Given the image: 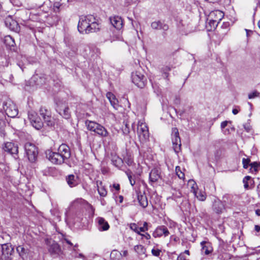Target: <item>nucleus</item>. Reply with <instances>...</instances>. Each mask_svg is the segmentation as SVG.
<instances>
[{"label":"nucleus","instance_id":"2f4dec72","mask_svg":"<svg viewBox=\"0 0 260 260\" xmlns=\"http://www.w3.org/2000/svg\"><path fill=\"white\" fill-rule=\"evenodd\" d=\"M111 258L113 260H119L122 256L121 253L117 250H113L110 254Z\"/></svg>","mask_w":260,"mask_h":260},{"label":"nucleus","instance_id":"f03ea898","mask_svg":"<svg viewBox=\"0 0 260 260\" xmlns=\"http://www.w3.org/2000/svg\"><path fill=\"white\" fill-rule=\"evenodd\" d=\"M4 109L8 117L14 118L18 114L16 105L11 100H7L4 104Z\"/></svg>","mask_w":260,"mask_h":260},{"label":"nucleus","instance_id":"20e7f679","mask_svg":"<svg viewBox=\"0 0 260 260\" xmlns=\"http://www.w3.org/2000/svg\"><path fill=\"white\" fill-rule=\"evenodd\" d=\"M132 82L139 88H143L147 82L145 76L139 71L132 74Z\"/></svg>","mask_w":260,"mask_h":260},{"label":"nucleus","instance_id":"0e129e2a","mask_svg":"<svg viewBox=\"0 0 260 260\" xmlns=\"http://www.w3.org/2000/svg\"><path fill=\"white\" fill-rule=\"evenodd\" d=\"M65 241L68 244H69L71 246H73V243L70 240L68 239H65Z\"/></svg>","mask_w":260,"mask_h":260},{"label":"nucleus","instance_id":"49530a36","mask_svg":"<svg viewBox=\"0 0 260 260\" xmlns=\"http://www.w3.org/2000/svg\"><path fill=\"white\" fill-rule=\"evenodd\" d=\"M126 175L129 179L131 184L132 186H134V184H135V180L133 179V178H132V173L127 171V172H126Z\"/></svg>","mask_w":260,"mask_h":260},{"label":"nucleus","instance_id":"bf43d9fd","mask_svg":"<svg viewBox=\"0 0 260 260\" xmlns=\"http://www.w3.org/2000/svg\"><path fill=\"white\" fill-rule=\"evenodd\" d=\"M254 230L257 232H259L260 231V226L258 225H255L254 226Z\"/></svg>","mask_w":260,"mask_h":260},{"label":"nucleus","instance_id":"79ce46f5","mask_svg":"<svg viewBox=\"0 0 260 260\" xmlns=\"http://www.w3.org/2000/svg\"><path fill=\"white\" fill-rule=\"evenodd\" d=\"M176 172L180 179H183L184 178V174L181 172L180 167L177 166L176 167Z\"/></svg>","mask_w":260,"mask_h":260},{"label":"nucleus","instance_id":"2eb2a0df","mask_svg":"<svg viewBox=\"0 0 260 260\" xmlns=\"http://www.w3.org/2000/svg\"><path fill=\"white\" fill-rule=\"evenodd\" d=\"M111 24L116 29H120L123 26V22L120 17L114 16L110 18Z\"/></svg>","mask_w":260,"mask_h":260},{"label":"nucleus","instance_id":"4be33fe9","mask_svg":"<svg viewBox=\"0 0 260 260\" xmlns=\"http://www.w3.org/2000/svg\"><path fill=\"white\" fill-rule=\"evenodd\" d=\"M137 198L140 205L143 208H145L148 206L147 199L145 194H142L141 193H138Z\"/></svg>","mask_w":260,"mask_h":260},{"label":"nucleus","instance_id":"a19ab883","mask_svg":"<svg viewBox=\"0 0 260 260\" xmlns=\"http://www.w3.org/2000/svg\"><path fill=\"white\" fill-rule=\"evenodd\" d=\"M123 133L126 135L129 133V127L127 122L124 123V126L122 128Z\"/></svg>","mask_w":260,"mask_h":260},{"label":"nucleus","instance_id":"f8f14e48","mask_svg":"<svg viewBox=\"0 0 260 260\" xmlns=\"http://www.w3.org/2000/svg\"><path fill=\"white\" fill-rule=\"evenodd\" d=\"M160 178V169L154 168L149 173V182L151 183L157 182Z\"/></svg>","mask_w":260,"mask_h":260},{"label":"nucleus","instance_id":"423d86ee","mask_svg":"<svg viewBox=\"0 0 260 260\" xmlns=\"http://www.w3.org/2000/svg\"><path fill=\"white\" fill-rule=\"evenodd\" d=\"M172 141L173 149L175 153H178L181 150V143L179 132L176 127L172 128Z\"/></svg>","mask_w":260,"mask_h":260},{"label":"nucleus","instance_id":"a878e982","mask_svg":"<svg viewBox=\"0 0 260 260\" xmlns=\"http://www.w3.org/2000/svg\"><path fill=\"white\" fill-rule=\"evenodd\" d=\"M57 110L59 114L64 118L68 119L70 117V113L68 107L59 108Z\"/></svg>","mask_w":260,"mask_h":260},{"label":"nucleus","instance_id":"09e8293b","mask_svg":"<svg viewBox=\"0 0 260 260\" xmlns=\"http://www.w3.org/2000/svg\"><path fill=\"white\" fill-rule=\"evenodd\" d=\"M148 230V227H147V223L146 222H145L143 224V226L139 228V231H140V232H144Z\"/></svg>","mask_w":260,"mask_h":260},{"label":"nucleus","instance_id":"e2e57ef3","mask_svg":"<svg viewBox=\"0 0 260 260\" xmlns=\"http://www.w3.org/2000/svg\"><path fill=\"white\" fill-rule=\"evenodd\" d=\"M232 112L234 115H236L238 113L239 110L237 109H233Z\"/></svg>","mask_w":260,"mask_h":260},{"label":"nucleus","instance_id":"6e6552de","mask_svg":"<svg viewBox=\"0 0 260 260\" xmlns=\"http://www.w3.org/2000/svg\"><path fill=\"white\" fill-rule=\"evenodd\" d=\"M46 157L53 164L60 165L65 161L64 158L57 152H53L50 150L46 151Z\"/></svg>","mask_w":260,"mask_h":260},{"label":"nucleus","instance_id":"f704fd0d","mask_svg":"<svg viewBox=\"0 0 260 260\" xmlns=\"http://www.w3.org/2000/svg\"><path fill=\"white\" fill-rule=\"evenodd\" d=\"M2 251L3 254H11V252L12 251V249L8 245L4 244L2 245Z\"/></svg>","mask_w":260,"mask_h":260},{"label":"nucleus","instance_id":"774afa93","mask_svg":"<svg viewBox=\"0 0 260 260\" xmlns=\"http://www.w3.org/2000/svg\"><path fill=\"white\" fill-rule=\"evenodd\" d=\"M79 257H84V255H83V254H82V253H80V254H79Z\"/></svg>","mask_w":260,"mask_h":260},{"label":"nucleus","instance_id":"6e6d98bb","mask_svg":"<svg viewBox=\"0 0 260 260\" xmlns=\"http://www.w3.org/2000/svg\"><path fill=\"white\" fill-rule=\"evenodd\" d=\"M140 235H141L142 237H145L146 239H150L151 238L150 235L148 233H146L145 234H140Z\"/></svg>","mask_w":260,"mask_h":260},{"label":"nucleus","instance_id":"603ef678","mask_svg":"<svg viewBox=\"0 0 260 260\" xmlns=\"http://www.w3.org/2000/svg\"><path fill=\"white\" fill-rule=\"evenodd\" d=\"M229 123H231V121H224L222 122L220 125L221 130L225 128Z\"/></svg>","mask_w":260,"mask_h":260},{"label":"nucleus","instance_id":"4468645a","mask_svg":"<svg viewBox=\"0 0 260 260\" xmlns=\"http://www.w3.org/2000/svg\"><path fill=\"white\" fill-rule=\"evenodd\" d=\"M151 27L155 30H163L166 31L169 29V26L167 24L161 21H156L152 22L151 24Z\"/></svg>","mask_w":260,"mask_h":260},{"label":"nucleus","instance_id":"7ed1b4c3","mask_svg":"<svg viewBox=\"0 0 260 260\" xmlns=\"http://www.w3.org/2000/svg\"><path fill=\"white\" fill-rule=\"evenodd\" d=\"M24 148L28 160L31 162H35L38 154L37 147L32 143H26Z\"/></svg>","mask_w":260,"mask_h":260},{"label":"nucleus","instance_id":"b1692460","mask_svg":"<svg viewBox=\"0 0 260 260\" xmlns=\"http://www.w3.org/2000/svg\"><path fill=\"white\" fill-rule=\"evenodd\" d=\"M31 80L37 85H42L46 82V78L43 76H41L37 74L33 76Z\"/></svg>","mask_w":260,"mask_h":260},{"label":"nucleus","instance_id":"39448f33","mask_svg":"<svg viewBox=\"0 0 260 260\" xmlns=\"http://www.w3.org/2000/svg\"><path fill=\"white\" fill-rule=\"evenodd\" d=\"M137 133L141 142H146L149 138L148 128L145 123H139L137 127Z\"/></svg>","mask_w":260,"mask_h":260},{"label":"nucleus","instance_id":"58836bf2","mask_svg":"<svg viewBox=\"0 0 260 260\" xmlns=\"http://www.w3.org/2000/svg\"><path fill=\"white\" fill-rule=\"evenodd\" d=\"M260 95V93L257 91V90H254L253 91H252V92L251 93H249L248 94V99H254L255 98H256V97H259Z\"/></svg>","mask_w":260,"mask_h":260},{"label":"nucleus","instance_id":"4c0bfd02","mask_svg":"<svg viewBox=\"0 0 260 260\" xmlns=\"http://www.w3.org/2000/svg\"><path fill=\"white\" fill-rule=\"evenodd\" d=\"M189 183L191 186V191L194 193V194H196V189L197 188V185L196 183L193 180H189Z\"/></svg>","mask_w":260,"mask_h":260},{"label":"nucleus","instance_id":"aec40b11","mask_svg":"<svg viewBox=\"0 0 260 260\" xmlns=\"http://www.w3.org/2000/svg\"><path fill=\"white\" fill-rule=\"evenodd\" d=\"M97 220L99 224V230L100 231H107L109 229V225L108 223L104 218L99 217Z\"/></svg>","mask_w":260,"mask_h":260},{"label":"nucleus","instance_id":"052dcab7","mask_svg":"<svg viewBox=\"0 0 260 260\" xmlns=\"http://www.w3.org/2000/svg\"><path fill=\"white\" fill-rule=\"evenodd\" d=\"M122 256H126L128 254V251L127 250H124L122 251V253H121Z\"/></svg>","mask_w":260,"mask_h":260},{"label":"nucleus","instance_id":"c03bdc74","mask_svg":"<svg viewBox=\"0 0 260 260\" xmlns=\"http://www.w3.org/2000/svg\"><path fill=\"white\" fill-rule=\"evenodd\" d=\"M250 162V160L249 158H243L242 159V164H243V168L244 169H247L248 166H250V164H249Z\"/></svg>","mask_w":260,"mask_h":260},{"label":"nucleus","instance_id":"ea45409f","mask_svg":"<svg viewBox=\"0 0 260 260\" xmlns=\"http://www.w3.org/2000/svg\"><path fill=\"white\" fill-rule=\"evenodd\" d=\"M17 251L18 252L20 256L23 257L26 253V249L22 246H19L17 247Z\"/></svg>","mask_w":260,"mask_h":260},{"label":"nucleus","instance_id":"680f3d73","mask_svg":"<svg viewBox=\"0 0 260 260\" xmlns=\"http://www.w3.org/2000/svg\"><path fill=\"white\" fill-rule=\"evenodd\" d=\"M181 253H184V255L187 254L189 256L190 255V252L188 250H185L183 252H181Z\"/></svg>","mask_w":260,"mask_h":260},{"label":"nucleus","instance_id":"4d7b16f0","mask_svg":"<svg viewBox=\"0 0 260 260\" xmlns=\"http://www.w3.org/2000/svg\"><path fill=\"white\" fill-rule=\"evenodd\" d=\"M113 186L117 191L120 189V185L119 184H114Z\"/></svg>","mask_w":260,"mask_h":260},{"label":"nucleus","instance_id":"9d476101","mask_svg":"<svg viewBox=\"0 0 260 260\" xmlns=\"http://www.w3.org/2000/svg\"><path fill=\"white\" fill-rule=\"evenodd\" d=\"M57 152L64 160L69 159L71 156V150L70 147L66 144H62L57 149Z\"/></svg>","mask_w":260,"mask_h":260},{"label":"nucleus","instance_id":"5fc2aeb1","mask_svg":"<svg viewBox=\"0 0 260 260\" xmlns=\"http://www.w3.org/2000/svg\"><path fill=\"white\" fill-rule=\"evenodd\" d=\"M222 133L225 135H228L230 133V130L229 128H224L222 129Z\"/></svg>","mask_w":260,"mask_h":260},{"label":"nucleus","instance_id":"864d4df0","mask_svg":"<svg viewBox=\"0 0 260 260\" xmlns=\"http://www.w3.org/2000/svg\"><path fill=\"white\" fill-rule=\"evenodd\" d=\"M249 186L250 185L251 188H253L254 185V181L251 178L250 180H249Z\"/></svg>","mask_w":260,"mask_h":260},{"label":"nucleus","instance_id":"338daca9","mask_svg":"<svg viewBox=\"0 0 260 260\" xmlns=\"http://www.w3.org/2000/svg\"><path fill=\"white\" fill-rule=\"evenodd\" d=\"M78 246V244L75 245L74 246L73 250L77 251V248Z\"/></svg>","mask_w":260,"mask_h":260},{"label":"nucleus","instance_id":"bb28decb","mask_svg":"<svg viewBox=\"0 0 260 260\" xmlns=\"http://www.w3.org/2000/svg\"><path fill=\"white\" fill-rule=\"evenodd\" d=\"M60 249L59 245L53 242L49 248V251L51 254H58Z\"/></svg>","mask_w":260,"mask_h":260},{"label":"nucleus","instance_id":"5701e85b","mask_svg":"<svg viewBox=\"0 0 260 260\" xmlns=\"http://www.w3.org/2000/svg\"><path fill=\"white\" fill-rule=\"evenodd\" d=\"M111 161L113 165L118 168H120L123 165V159L116 155H113L112 156Z\"/></svg>","mask_w":260,"mask_h":260},{"label":"nucleus","instance_id":"3c124183","mask_svg":"<svg viewBox=\"0 0 260 260\" xmlns=\"http://www.w3.org/2000/svg\"><path fill=\"white\" fill-rule=\"evenodd\" d=\"M177 260H188L184 253H180L177 257Z\"/></svg>","mask_w":260,"mask_h":260},{"label":"nucleus","instance_id":"ddd939ff","mask_svg":"<svg viewBox=\"0 0 260 260\" xmlns=\"http://www.w3.org/2000/svg\"><path fill=\"white\" fill-rule=\"evenodd\" d=\"M4 150L11 154H16L18 152V147L12 142H7L5 144Z\"/></svg>","mask_w":260,"mask_h":260},{"label":"nucleus","instance_id":"cd10ccee","mask_svg":"<svg viewBox=\"0 0 260 260\" xmlns=\"http://www.w3.org/2000/svg\"><path fill=\"white\" fill-rule=\"evenodd\" d=\"M98 190L100 195L102 197H105L107 192L105 187L102 185V182L100 181H96Z\"/></svg>","mask_w":260,"mask_h":260},{"label":"nucleus","instance_id":"c9c22d12","mask_svg":"<svg viewBox=\"0 0 260 260\" xmlns=\"http://www.w3.org/2000/svg\"><path fill=\"white\" fill-rule=\"evenodd\" d=\"M251 177L249 176H245L243 179V183H244V188L246 189H248L249 188V180H250Z\"/></svg>","mask_w":260,"mask_h":260},{"label":"nucleus","instance_id":"393cba45","mask_svg":"<svg viewBox=\"0 0 260 260\" xmlns=\"http://www.w3.org/2000/svg\"><path fill=\"white\" fill-rule=\"evenodd\" d=\"M106 95L111 105L115 109H117V107H118V100L116 99L115 96L112 93L110 92H108Z\"/></svg>","mask_w":260,"mask_h":260},{"label":"nucleus","instance_id":"1a4fd4ad","mask_svg":"<svg viewBox=\"0 0 260 260\" xmlns=\"http://www.w3.org/2000/svg\"><path fill=\"white\" fill-rule=\"evenodd\" d=\"M40 114L42 116L44 122L49 126L54 125L53 118L51 116L50 112L44 107H41L39 110Z\"/></svg>","mask_w":260,"mask_h":260},{"label":"nucleus","instance_id":"13d9d810","mask_svg":"<svg viewBox=\"0 0 260 260\" xmlns=\"http://www.w3.org/2000/svg\"><path fill=\"white\" fill-rule=\"evenodd\" d=\"M257 192L259 197H260V181L257 186Z\"/></svg>","mask_w":260,"mask_h":260},{"label":"nucleus","instance_id":"a18cd8bd","mask_svg":"<svg viewBox=\"0 0 260 260\" xmlns=\"http://www.w3.org/2000/svg\"><path fill=\"white\" fill-rule=\"evenodd\" d=\"M161 72L162 73L165 74V78H167L168 77V72L171 70V68L168 66H166L161 69Z\"/></svg>","mask_w":260,"mask_h":260},{"label":"nucleus","instance_id":"69168bd1","mask_svg":"<svg viewBox=\"0 0 260 260\" xmlns=\"http://www.w3.org/2000/svg\"><path fill=\"white\" fill-rule=\"evenodd\" d=\"M255 213L257 215L260 216V209L256 210Z\"/></svg>","mask_w":260,"mask_h":260},{"label":"nucleus","instance_id":"f3484780","mask_svg":"<svg viewBox=\"0 0 260 260\" xmlns=\"http://www.w3.org/2000/svg\"><path fill=\"white\" fill-rule=\"evenodd\" d=\"M66 181L68 184L71 187H75L79 184V180L78 177L73 174L69 175L67 176Z\"/></svg>","mask_w":260,"mask_h":260},{"label":"nucleus","instance_id":"412c9836","mask_svg":"<svg viewBox=\"0 0 260 260\" xmlns=\"http://www.w3.org/2000/svg\"><path fill=\"white\" fill-rule=\"evenodd\" d=\"M201 245L202 246V252L206 255L210 254L212 251V248L210 243L205 241H202L201 243Z\"/></svg>","mask_w":260,"mask_h":260},{"label":"nucleus","instance_id":"6ab92c4d","mask_svg":"<svg viewBox=\"0 0 260 260\" xmlns=\"http://www.w3.org/2000/svg\"><path fill=\"white\" fill-rule=\"evenodd\" d=\"M5 23L6 25L11 30H15L17 27V22L13 20L11 16H8L6 18Z\"/></svg>","mask_w":260,"mask_h":260},{"label":"nucleus","instance_id":"a211bd4d","mask_svg":"<svg viewBox=\"0 0 260 260\" xmlns=\"http://www.w3.org/2000/svg\"><path fill=\"white\" fill-rule=\"evenodd\" d=\"M85 125L88 130L96 134L101 124L94 121L87 120L85 121Z\"/></svg>","mask_w":260,"mask_h":260},{"label":"nucleus","instance_id":"f257e3e1","mask_svg":"<svg viewBox=\"0 0 260 260\" xmlns=\"http://www.w3.org/2000/svg\"><path fill=\"white\" fill-rule=\"evenodd\" d=\"M101 25L98 19L92 15L80 17L78 29L81 34H89L100 30Z\"/></svg>","mask_w":260,"mask_h":260},{"label":"nucleus","instance_id":"473e14b6","mask_svg":"<svg viewBox=\"0 0 260 260\" xmlns=\"http://www.w3.org/2000/svg\"><path fill=\"white\" fill-rule=\"evenodd\" d=\"M123 161L128 166H131L133 164V158L132 155L128 153H126L123 157Z\"/></svg>","mask_w":260,"mask_h":260},{"label":"nucleus","instance_id":"dca6fc26","mask_svg":"<svg viewBox=\"0 0 260 260\" xmlns=\"http://www.w3.org/2000/svg\"><path fill=\"white\" fill-rule=\"evenodd\" d=\"M213 210L217 214H220L222 212L224 209V206L222 202L219 200H215L213 206Z\"/></svg>","mask_w":260,"mask_h":260},{"label":"nucleus","instance_id":"72a5a7b5","mask_svg":"<svg viewBox=\"0 0 260 260\" xmlns=\"http://www.w3.org/2000/svg\"><path fill=\"white\" fill-rule=\"evenodd\" d=\"M135 251L139 254H143L145 253L146 249L141 245H137L134 247Z\"/></svg>","mask_w":260,"mask_h":260},{"label":"nucleus","instance_id":"37998d69","mask_svg":"<svg viewBox=\"0 0 260 260\" xmlns=\"http://www.w3.org/2000/svg\"><path fill=\"white\" fill-rule=\"evenodd\" d=\"M129 228L132 230L134 231L137 234L139 235L140 234V231H139V227L138 226L137 224L135 223H131L129 225Z\"/></svg>","mask_w":260,"mask_h":260},{"label":"nucleus","instance_id":"0eeeda50","mask_svg":"<svg viewBox=\"0 0 260 260\" xmlns=\"http://www.w3.org/2000/svg\"><path fill=\"white\" fill-rule=\"evenodd\" d=\"M28 117L32 125L37 129H41L43 125V122L40 117H38L37 113L33 111H29Z\"/></svg>","mask_w":260,"mask_h":260},{"label":"nucleus","instance_id":"7c9ffc66","mask_svg":"<svg viewBox=\"0 0 260 260\" xmlns=\"http://www.w3.org/2000/svg\"><path fill=\"white\" fill-rule=\"evenodd\" d=\"M4 42L7 46L9 47L14 46L15 45L14 40L10 36H7L5 37Z\"/></svg>","mask_w":260,"mask_h":260},{"label":"nucleus","instance_id":"de8ad7c7","mask_svg":"<svg viewBox=\"0 0 260 260\" xmlns=\"http://www.w3.org/2000/svg\"><path fill=\"white\" fill-rule=\"evenodd\" d=\"M61 6V4L59 2H55L53 5L54 11L55 12H58L59 11V8Z\"/></svg>","mask_w":260,"mask_h":260},{"label":"nucleus","instance_id":"8fccbe9b","mask_svg":"<svg viewBox=\"0 0 260 260\" xmlns=\"http://www.w3.org/2000/svg\"><path fill=\"white\" fill-rule=\"evenodd\" d=\"M161 251L158 249H152L151 250L152 254L155 256H158L160 253Z\"/></svg>","mask_w":260,"mask_h":260},{"label":"nucleus","instance_id":"c85d7f7f","mask_svg":"<svg viewBox=\"0 0 260 260\" xmlns=\"http://www.w3.org/2000/svg\"><path fill=\"white\" fill-rule=\"evenodd\" d=\"M96 134L102 137H106L109 135L107 130L102 125H100Z\"/></svg>","mask_w":260,"mask_h":260},{"label":"nucleus","instance_id":"c756f323","mask_svg":"<svg viewBox=\"0 0 260 260\" xmlns=\"http://www.w3.org/2000/svg\"><path fill=\"white\" fill-rule=\"evenodd\" d=\"M249 172L252 173H256L258 171V168L260 167V164L257 162H253L250 164Z\"/></svg>","mask_w":260,"mask_h":260},{"label":"nucleus","instance_id":"e433bc0d","mask_svg":"<svg viewBox=\"0 0 260 260\" xmlns=\"http://www.w3.org/2000/svg\"><path fill=\"white\" fill-rule=\"evenodd\" d=\"M197 198L201 201H204L206 200V196L204 192H199V193L196 191V194H194Z\"/></svg>","mask_w":260,"mask_h":260},{"label":"nucleus","instance_id":"9b49d317","mask_svg":"<svg viewBox=\"0 0 260 260\" xmlns=\"http://www.w3.org/2000/svg\"><path fill=\"white\" fill-rule=\"evenodd\" d=\"M170 234L168 228L164 225L158 226L154 231L152 235L155 238H159L162 236L166 237Z\"/></svg>","mask_w":260,"mask_h":260}]
</instances>
